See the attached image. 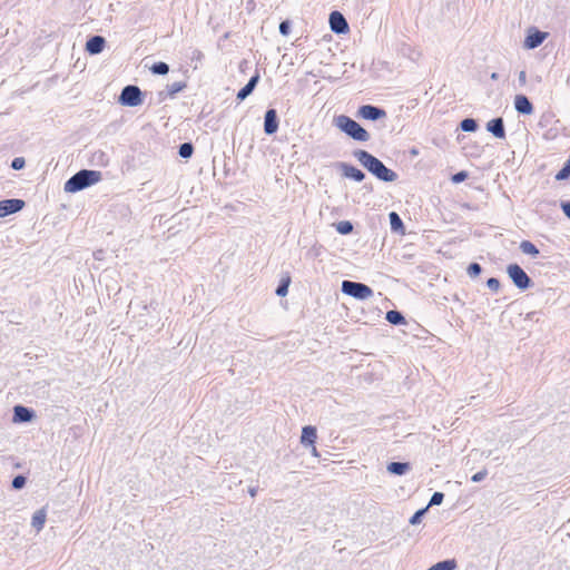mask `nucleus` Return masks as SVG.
Returning a JSON list of instances; mask_svg holds the SVG:
<instances>
[{"mask_svg":"<svg viewBox=\"0 0 570 570\" xmlns=\"http://www.w3.org/2000/svg\"><path fill=\"white\" fill-rule=\"evenodd\" d=\"M356 159L374 176L383 181H393L396 179V174L389 169L380 159L365 150L355 151Z\"/></svg>","mask_w":570,"mask_h":570,"instance_id":"f257e3e1","label":"nucleus"},{"mask_svg":"<svg viewBox=\"0 0 570 570\" xmlns=\"http://www.w3.org/2000/svg\"><path fill=\"white\" fill-rule=\"evenodd\" d=\"M101 173L98 170L82 169L67 180V183L65 184V190L67 193L79 191L94 184L99 183L101 180Z\"/></svg>","mask_w":570,"mask_h":570,"instance_id":"f03ea898","label":"nucleus"},{"mask_svg":"<svg viewBox=\"0 0 570 570\" xmlns=\"http://www.w3.org/2000/svg\"><path fill=\"white\" fill-rule=\"evenodd\" d=\"M336 126L357 141H366L370 138L368 132L347 116H338L336 118Z\"/></svg>","mask_w":570,"mask_h":570,"instance_id":"7ed1b4c3","label":"nucleus"},{"mask_svg":"<svg viewBox=\"0 0 570 570\" xmlns=\"http://www.w3.org/2000/svg\"><path fill=\"white\" fill-rule=\"evenodd\" d=\"M342 291L346 295L353 296L357 299H367L373 295V291L365 284L344 281L342 284Z\"/></svg>","mask_w":570,"mask_h":570,"instance_id":"20e7f679","label":"nucleus"},{"mask_svg":"<svg viewBox=\"0 0 570 570\" xmlns=\"http://www.w3.org/2000/svg\"><path fill=\"white\" fill-rule=\"evenodd\" d=\"M122 105L135 107L141 104V91L136 86H127L122 89L120 95Z\"/></svg>","mask_w":570,"mask_h":570,"instance_id":"39448f33","label":"nucleus"},{"mask_svg":"<svg viewBox=\"0 0 570 570\" xmlns=\"http://www.w3.org/2000/svg\"><path fill=\"white\" fill-rule=\"evenodd\" d=\"M508 274L512 278L513 283L519 288L524 289L529 286L530 278L519 265H517V264L509 265Z\"/></svg>","mask_w":570,"mask_h":570,"instance_id":"423d86ee","label":"nucleus"},{"mask_svg":"<svg viewBox=\"0 0 570 570\" xmlns=\"http://www.w3.org/2000/svg\"><path fill=\"white\" fill-rule=\"evenodd\" d=\"M23 206L24 202L21 199L0 200V218L21 210Z\"/></svg>","mask_w":570,"mask_h":570,"instance_id":"0eeeda50","label":"nucleus"},{"mask_svg":"<svg viewBox=\"0 0 570 570\" xmlns=\"http://www.w3.org/2000/svg\"><path fill=\"white\" fill-rule=\"evenodd\" d=\"M330 26L332 31L336 33H346L348 31V24L346 20L338 11H333L330 14Z\"/></svg>","mask_w":570,"mask_h":570,"instance_id":"6e6552de","label":"nucleus"},{"mask_svg":"<svg viewBox=\"0 0 570 570\" xmlns=\"http://www.w3.org/2000/svg\"><path fill=\"white\" fill-rule=\"evenodd\" d=\"M316 439H317V434H316V429L314 426L308 425V426H304L303 428L302 436H301V442L304 445H311L312 446V453L315 456L318 455L317 449L315 446Z\"/></svg>","mask_w":570,"mask_h":570,"instance_id":"1a4fd4ad","label":"nucleus"},{"mask_svg":"<svg viewBox=\"0 0 570 570\" xmlns=\"http://www.w3.org/2000/svg\"><path fill=\"white\" fill-rule=\"evenodd\" d=\"M357 115L364 119L376 120L385 117V111L371 105L360 107Z\"/></svg>","mask_w":570,"mask_h":570,"instance_id":"9d476101","label":"nucleus"},{"mask_svg":"<svg viewBox=\"0 0 570 570\" xmlns=\"http://www.w3.org/2000/svg\"><path fill=\"white\" fill-rule=\"evenodd\" d=\"M547 36H548L547 32L533 30L525 37L524 47L528 49L537 48L544 41Z\"/></svg>","mask_w":570,"mask_h":570,"instance_id":"9b49d317","label":"nucleus"},{"mask_svg":"<svg viewBox=\"0 0 570 570\" xmlns=\"http://www.w3.org/2000/svg\"><path fill=\"white\" fill-rule=\"evenodd\" d=\"M278 128L277 114L275 109H268L265 114L264 130L267 135L276 132Z\"/></svg>","mask_w":570,"mask_h":570,"instance_id":"f8f14e48","label":"nucleus"},{"mask_svg":"<svg viewBox=\"0 0 570 570\" xmlns=\"http://www.w3.org/2000/svg\"><path fill=\"white\" fill-rule=\"evenodd\" d=\"M514 107L520 114L530 115L533 111L532 104L523 95H518L514 99Z\"/></svg>","mask_w":570,"mask_h":570,"instance_id":"ddd939ff","label":"nucleus"},{"mask_svg":"<svg viewBox=\"0 0 570 570\" xmlns=\"http://www.w3.org/2000/svg\"><path fill=\"white\" fill-rule=\"evenodd\" d=\"M105 47V39L100 36L90 38L86 43V50L91 55H97L102 51Z\"/></svg>","mask_w":570,"mask_h":570,"instance_id":"4468645a","label":"nucleus"},{"mask_svg":"<svg viewBox=\"0 0 570 570\" xmlns=\"http://www.w3.org/2000/svg\"><path fill=\"white\" fill-rule=\"evenodd\" d=\"M488 130L491 131L497 138H504L505 137V130L503 126L502 118H495L488 122L487 126Z\"/></svg>","mask_w":570,"mask_h":570,"instance_id":"2eb2a0df","label":"nucleus"},{"mask_svg":"<svg viewBox=\"0 0 570 570\" xmlns=\"http://www.w3.org/2000/svg\"><path fill=\"white\" fill-rule=\"evenodd\" d=\"M259 80V75L256 73L254 75L248 83L243 87L238 92H237V99L239 101L244 100L247 96H249L252 94V91L254 90V88L256 87L257 82Z\"/></svg>","mask_w":570,"mask_h":570,"instance_id":"dca6fc26","label":"nucleus"},{"mask_svg":"<svg viewBox=\"0 0 570 570\" xmlns=\"http://www.w3.org/2000/svg\"><path fill=\"white\" fill-rule=\"evenodd\" d=\"M342 170L344 176L354 179L355 181H362L365 177L363 171L352 165L343 164Z\"/></svg>","mask_w":570,"mask_h":570,"instance_id":"f3484780","label":"nucleus"},{"mask_svg":"<svg viewBox=\"0 0 570 570\" xmlns=\"http://www.w3.org/2000/svg\"><path fill=\"white\" fill-rule=\"evenodd\" d=\"M46 518H47V514H46V511L45 509H41V510H38L33 517H32V525L33 528L39 532L43 525H45V522H46Z\"/></svg>","mask_w":570,"mask_h":570,"instance_id":"a211bd4d","label":"nucleus"},{"mask_svg":"<svg viewBox=\"0 0 570 570\" xmlns=\"http://www.w3.org/2000/svg\"><path fill=\"white\" fill-rule=\"evenodd\" d=\"M31 412L24 406H16L14 407V420L20 422H28L31 420Z\"/></svg>","mask_w":570,"mask_h":570,"instance_id":"6ab92c4d","label":"nucleus"},{"mask_svg":"<svg viewBox=\"0 0 570 570\" xmlns=\"http://www.w3.org/2000/svg\"><path fill=\"white\" fill-rule=\"evenodd\" d=\"M387 470L391 473L401 475V474L405 473L409 470V464L407 463H401V462H392V463L389 464Z\"/></svg>","mask_w":570,"mask_h":570,"instance_id":"aec40b11","label":"nucleus"},{"mask_svg":"<svg viewBox=\"0 0 570 570\" xmlns=\"http://www.w3.org/2000/svg\"><path fill=\"white\" fill-rule=\"evenodd\" d=\"M390 224H391V228L395 232H402L403 233V222L402 219L400 218V216L395 213V212H392L390 213Z\"/></svg>","mask_w":570,"mask_h":570,"instance_id":"412c9836","label":"nucleus"},{"mask_svg":"<svg viewBox=\"0 0 570 570\" xmlns=\"http://www.w3.org/2000/svg\"><path fill=\"white\" fill-rule=\"evenodd\" d=\"M455 567H456L455 560H445V561L435 563L434 566L429 568V570H454Z\"/></svg>","mask_w":570,"mask_h":570,"instance_id":"4be33fe9","label":"nucleus"},{"mask_svg":"<svg viewBox=\"0 0 570 570\" xmlns=\"http://www.w3.org/2000/svg\"><path fill=\"white\" fill-rule=\"evenodd\" d=\"M386 320L394 325L403 324L405 322L403 315L397 311H389L386 313Z\"/></svg>","mask_w":570,"mask_h":570,"instance_id":"5701e85b","label":"nucleus"},{"mask_svg":"<svg viewBox=\"0 0 570 570\" xmlns=\"http://www.w3.org/2000/svg\"><path fill=\"white\" fill-rule=\"evenodd\" d=\"M520 248L524 254L537 256L539 254L538 248L529 240H523L520 244Z\"/></svg>","mask_w":570,"mask_h":570,"instance_id":"b1692460","label":"nucleus"},{"mask_svg":"<svg viewBox=\"0 0 570 570\" xmlns=\"http://www.w3.org/2000/svg\"><path fill=\"white\" fill-rule=\"evenodd\" d=\"M193 151H194V147L189 142H185V144L180 145V147H179V155L183 158L190 157L193 155Z\"/></svg>","mask_w":570,"mask_h":570,"instance_id":"393cba45","label":"nucleus"},{"mask_svg":"<svg viewBox=\"0 0 570 570\" xmlns=\"http://www.w3.org/2000/svg\"><path fill=\"white\" fill-rule=\"evenodd\" d=\"M154 73L166 75L169 70V67L165 62H157L151 67Z\"/></svg>","mask_w":570,"mask_h":570,"instance_id":"a878e982","label":"nucleus"},{"mask_svg":"<svg viewBox=\"0 0 570 570\" xmlns=\"http://www.w3.org/2000/svg\"><path fill=\"white\" fill-rule=\"evenodd\" d=\"M461 128L464 131H474L476 129V122H475V120L470 119V118L464 119L461 122Z\"/></svg>","mask_w":570,"mask_h":570,"instance_id":"bb28decb","label":"nucleus"},{"mask_svg":"<svg viewBox=\"0 0 570 570\" xmlns=\"http://www.w3.org/2000/svg\"><path fill=\"white\" fill-rule=\"evenodd\" d=\"M289 281H291L289 277H287L286 279H283L282 284L276 289L277 295L285 296L287 294Z\"/></svg>","mask_w":570,"mask_h":570,"instance_id":"cd10ccee","label":"nucleus"},{"mask_svg":"<svg viewBox=\"0 0 570 570\" xmlns=\"http://www.w3.org/2000/svg\"><path fill=\"white\" fill-rule=\"evenodd\" d=\"M353 229V226L350 222H341L338 225H337V230L345 235V234H348L351 233Z\"/></svg>","mask_w":570,"mask_h":570,"instance_id":"c85d7f7f","label":"nucleus"},{"mask_svg":"<svg viewBox=\"0 0 570 570\" xmlns=\"http://www.w3.org/2000/svg\"><path fill=\"white\" fill-rule=\"evenodd\" d=\"M470 276H478L481 273V266L478 263H472L468 267Z\"/></svg>","mask_w":570,"mask_h":570,"instance_id":"c756f323","label":"nucleus"},{"mask_svg":"<svg viewBox=\"0 0 570 570\" xmlns=\"http://www.w3.org/2000/svg\"><path fill=\"white\" fill-rule=\"evenodd\" d=\"M443 498H444L443 493H441V492H435V493L432 495L431 500H430V505H438V504H441V503H442V501H443Z\"/></svg>","mask_w":570,"mask_h":570,"instance_id":"7c9ffc66","label":"nucleus"},{"mask_svg":"<svg viewBox=\"0 0 570 570\" xmlns=\"http://www.w3.org/2000/svg\"><path fill=\"white\" fill-rule=\"evenodd\" d=\"M570 176V169L567 166H563L561 170L556 175L557 180H563Z\"/></svg>","mask_w":570,"mask_h":570,"instance_id":"2f4dec72","label":"nucleus"},{"mask_svg":"<svg viewBox=\"0 0 570 570\" xmlns=\"http://www.w3.org/2000/svg\"><path fill=\"white\" fill-rule=\"evenodd\" d=\"M426 509H428V508L416 511V512L412 515V518L410 519V523H411V524H416V523H419V522L421 521L422 515H423V514H424V512L426 511Z\"/></svg>","mask_w":570,"mask_h":570,"instance_id":"473e14b6","label":"nucleus"},{"mask_svg":"<svg viewBox=\"0 0 570 570\" xmlns=\"http://www.w3.org/2000/svg\"><path fill=\"white\" fill-rule=\"evenodd\" d=\"M466 177H468V173H466V171H460V173H456V174H454V175L452 176V181H453L454 184H459V183H461V181L465 180V179H466Z\"/></svg>","mask_w":570,"mask_h":570,"instance_id":"72a5a7b5","label":"nucleus"},{"mask_svg":"<svg viewBox=\"0 0 570 570\" xmlns=\"http://www.w3.org/2000/svg\"><path fill=\"white\" fill-rule=\"evenodd\" d=\"M487 285L490 289L497 292L499 288H500V282L498 278H489L488 282H487Z\"/></svg>","mask_w":570,"mask_h":570,"instance_id":"f704fd0d","label":"nucleus"},{"mask_svg":"<svg viewBox=\"0 0 570 570\" xmlns=\"http://www.w3.org/2000/svg\"><path fill=\"white\" fill-rule=\"evenodd\" d=\"M24 483H26V479H24V476H22V475H18V476H16V478L13 479V481H12V487H13L14 489H20V488H22V487L24 485Z\"/></svg>","mask_w":570,"mask_h":570,"instance_id":"c9c22d12","label":"nucleus"},{"mask_svg":"<svg viewBox=\"0 0 570 570\" xmlns=\"http://www.w3.org/2000/svg\"><path fill=\"white\" fill-rule=\"evenodd\" d=\"M13 169H21L24 166V159L23 158H14L11 164Z\"/></svg>","mask_w":570,"mask_h":570,"instance_id":"e433bc0d","label":"nucleus"},{"mask_svg":"<svg viewBox=\"0 0 570 570\" xmlns=\"http://www.w3.org/2000/svg\"><path fill=\"white\" fill-rule=\"evenodd\" d=\"M279 32L284 36H287L289 33V23L288 21H283L279 24Z\"/></svg>","mask_w":570,"mask_h":570,"instance_id":"4c0bfd02","label":"nucleus"},{"mask_svg":"<svg viewBox=\"0 0 570 570\" xmlns=\"http://www.w3.org/2000/svg\"><path fill=\"white\" fill-rule=\"evenodd\" d=\"M487 475V472L485 471H481V472H478L475 473L473 476H472V481L473 482H479L481 480H483Z\"/></svg>","mask_w":570,"mask_h":570,"instance_id":"58836bf2","label":"nucleus"},{"mask_svg":"<svg viewBox=\"0 0 570 570\" xmlns=\"http://www.w3.org/2000/svg\"><path fill=\"white\" fill-rule=\"evenodd\" d=\"M562 210L570 218V203H563Z\"/></svg>","mask_w":570,"mask_h":570,"instance_id":"ea45409f","label":"nucleus"},{"mask_svg":"<svg viewBox=\"0 0 570 570\" xmlns=\"http://www.w3.org/2000/svg\"><path fill=\"white\" fill-rule=\"evenodd\" d=\"M520 81H521V82H524V81H525V72H524V71H521V72H520Z\"/></svg>","mask_w":570,"mask_h":570,"instance_id":"a19ab883","label":"nucleus"},{"mask_svg":"<svg viewBox=\"0 0 570 570\" xmlns=\"http://www.w3.org/2000/svg\"><path fill=\"white\" fill-rule=\"evenodd\" d=\"M564 166H567L570 169V156H569L568 160L566 161Z\"/></svg>","mask_w":570,"mask_h":570,"instance_id":"79ce46f5","label":"nucleus"}]
</instances>
